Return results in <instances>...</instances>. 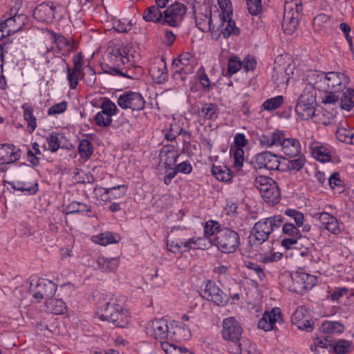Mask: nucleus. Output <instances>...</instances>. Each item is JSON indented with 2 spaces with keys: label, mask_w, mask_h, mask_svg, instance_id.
Here are the masks:
<instances>
[{
  "label": "nucleus",
  "mask_w": 354,
  "mask_h": 354,
  "mask_svg": "<svg viewBox=\"0 0 354 354\" xmlns=\"http://www.w3.org/2000/svg\"><path fill=\"white\" fill-rule=\"evenodd\" d=\"M21 6V1L17 0L15 5L10 10L9 17L2 21L5 26L7 35H12L22 30L28 22V17L24 14H18Z\"/></svg>",
  "instance_id": "nucleus-7"
},
{
  "label": "nucleus",
  "mask_w": 354,
  "mask_h": 354,
  "mask_svg": "<svg viewBox=\"0 0 354 354\" xmlns=\"http://www.w3.org/2000/svg\"><path fill=\"white\" fill-rule=\"evenodd\" d=\"M328 185L338 193L343 192V182L339 178L338 173L335 172L330 175L328 179Z\"/></svg>",
  "instance_id": "nucleus-53"
},
{
  "label": "nucleus",
  "mask_w": 354,
  "mask_h": 354,
  "mask_svg": "<svg viewBox=\"0 0 354 354\" xmlns=\"http://www.w3.org/2000/svg\"><path fill=\"white\" fill-rule=\"evenodd\" d=\"M220 224L215 221L209 220L204 226V234L205 237L216 235L221 230Z\"/></svg>",
  "instance_id": "nucleus-51"
},
{
  "label": "nucleus",
  "mask_w": 354,
  "mask_h": 354,
  "mask_svg": "<svg viewBox=\"0 0 354 354\" xmlns=\"http://www.w3.org/2000/svg\"><path fill=\"white\" fill-rule=\"evenodd\" d=\"M319 219L322 227L333 234H339L341 232V227L338 220L333 215L327 212L319 213Z\"/></svg>",
  "instance_id": "nucleus-23"
},
{
  "label": "nucleus",
  "mask_w": 354,
  "mask_h": 354,
  "mask_svg": "<svg viewBox=\"0 0 354 354\" xmlns=\"http://www.w3.org/2000/svg\"><path fill=\"white\" fill-rule=\"evenodd\" d=\"M212 244L223 253H234L240 245V236L236 231L225 227L214 236Z\"/></svg>",
  "instance_id": "nucleus-5"
},
{
  "label": "nucleus",
  "mask_w": 354,
  "mask_h": 354,
  "mask_svg": "<svg viewBox=\"0 0 354 354\" xmlns=\"http://www.w3.org/2000/svg\"><path fill=\"white\" fill-rule=\"evenodd\" d=\"M117 103L122 109L140 111L144 109L145 101L140 93L129 91L121 94L118 98Z\"/></svg>",
  "instance_id": "nucleus-11"
},
{
  "label": "nucleus",
  "mask_w": 354,
  "mask_h": 354,
  "mask_svg": "<svg viewBox=\"0 0 354 354\" xmlns=\"http://www.w3.org/2000/svg\"><path fill=\"white\" fill-rule=\"evenodd\" d=\"M283 219L281 215L277 214L255 223L249 236L250 245H261L266 241L270 234L282 225Z\"/></svg>",
  "instance_id": "nucleus-2"
},
{
  "label": "nucleus",
  "mask_w": 354,
  "mask_h": 354,
  "mask_svg": "<svg viewBox=\"0 0 354 354\" xmlns=\"http://www.w3.org/2000/svg\"><path fill=\"white\" fill-rule=\"evenodd\" d=\"M21 151L16 149L13 145H0V165H8L15 162L21 157Z\"/></svg>",
  "instance_id": "nucleus-19"
},
{
  "label": "nucleus",
  "mask_w": 354,
  "mask_h": 354,
  "mask_svg": "<svg viewBox=\"0 0 354 354\" xmlns=\"http://www.w3.org/2000/svg\"><path fill=\"white\" fill-rule=\"evenodd\" d=\"M306 164V158L304 156L300 155V153L293 158V159L288 160L287 164V169L290 171H294L297 172L300 171Z\"/></svg>",
  "instance_id": "nucleus-46"
},
{
  "label": "nucleus",
  "mask_w": 354,
  "mask_h": 354,
  "mask_svg": "<svg viewBox=\"0 0 354 354\" xmlns=\"http://www.w3.org/2000/svg\"><path fill=\"white\" fill-rule=\"evenodd\" d=\"M218 3L222 12L218 15L219 20L225 21L227 17H232V8L230 0H218Z\"/></svg>",
  "instance_id": "nucleus-47"
},
{
  "label": "nucleus",
  "mask_w": 354,
  "mask_h": 354,
  "mask_svg": "<svg viewBox=\"0 0 354 354\" xmlns=\"http://www.w3.org/2000/svg\"><path fill=\"white\" fill-rule=\"evenodd\" d=\"M344 330V326L337 322L326 321L322 323L320 331L327 335L330 334L341 333Z\"/></svg>",
  "instance_id": "nucleus-36"
},
{
  "label": "nucleus",
  "mask_w": 354,
  "mask_h": 354,
  "mask_svg": "<svg viewBox=\"0 0 354 354\" xmlns=\"http://www.w3.org/2000/svg\"><path fill=\"white\" fill-rule=\"evenodd\" d=\"M283 322L281 309L276 307L264 312L263 317L258 322V328L264 331H270L277 328V324L281 325Z\"/></svg>",
  "instance_id": "nucleus-12"
},
{
  "label": "nucleus",
  "mask_w": 354,
  "mask_h": 354,
  "mask_svg": "<svg viewBox=\"0 0 354 354\" xmlns=\"http://www.w3.org/2000/svg\"><path fill=\"white\" fill-rule=\"evenodd\" d=\"M169 328L167 321L164 319H155L148 324L147 333L159 341L168 339Z\"/></svg>",
  "instance_id": "nucleus-16"
},
{
  "label": "nucleus",
  "mask_w": 354,
  "mask_h": 354,
  "mask_svg": "<svg viewBox=\"0 0 354 354\" xmlns=\"http://www.w3.org/2000/svg\"><path fill=\"white\" fill-rule=\"evenodd\" d=\"M67 214H75L84 212H91L87 205L84 203L73 201L66 206Z\"/></svg>",
  "instance_id": "nucleus-54"
},
{
  "label": "nucleus",
  "mask_w": 354,
  "mask_h": 354,
  "mask_svg": "<svg viewBox=\"0 0 354 354\" xmlns=\"http://www.w3.org/2000/svg\"><path fill=\"white\" fill-rule=\"evenodd\" d=\"M299 15V14H297V13L289 14L288 12V14L283 15L282 27L284 29V32L286 34L291 35L296 30V28L299 24V22H298Z\"/></svg>",
  "instance_id": "nucleus-32"
},
{
  "label": "nucleus",
  "mask_w": 354,
  "mask_h": 354,
  "mask_svg": "<svg viewBox=\"0 0 354 354\" xmlns=\"http://www.w3.org/2000/svg\"><path fill=\"white\" fill-rule=\"evenodd\" d=\"M285 214L292 218L297 227L303 225L304 216L301 212L293 209H288L285 211Z\"/></svg>",
  "instance_id": "nucleus-59"
},
{
  "label": "nucleus",
  "mask_w": 354,
  "mask_h": 354,
  "mask_svg": "<svg viewBox=\"0 0 354 354\" xmlns=\"http://www.w3.org/2000/svg\"><path fill=\"white\" fill-rule=\"evenodd\" d=\"M82 79L88 86H93L95 82V73L94 70L87 66L85 72L82 73Z\"/></svg>",
  "instance_id": "nucleus-58"
},
{
  "label": "nucleus",
  "mask_w": 354,
  "mask_h": 354,
  "mask_svg": "<svg viewBox=\"0 0 354 354\" xmlns=\"http://www.w3.org/2000/svg\"><path fill=\"white\" fill-rule=\"evenodd\" d=\"M213 176L222 182H228L231 180L232 175L230 169L226 166L213 165L211 169Z\"/></svg>",
  "instance_id": "nucleus-35"
},
{
  "label": "nucleus",
  "mask_w": 354,
  "mask_h": 354,
  "mask_svg": "<svg viewBox=\"0 0 354 354\" xmlns=\"http://www.w3.org/2000/svg\"><path fill=\"white\" fill-rule=\"evenodd\" d=\"M260 193L263 201L271 205L279 202V189L274 181H272L271 185L261 187Z\"/></svg>",
  "instance_id": "nucleus-21"
},
{
  "label": "nucleus",
  "mask_w": 354,
  "mask_h": 354,
  "mask_svg": "<svg viewBox=\"0 0 354 354\" xmlns=\"http://www.w3.org/2000/svg\"><path fill=\"white\" fill-rule=\"evenodd\" d=\"M340 93H335L333 91H326L325 95L322 97V102L324 104H337L339 106Z\"/></svg>",
  "instance_id": "nucleus-56"
},
{
  "label": "nucleus",
  "mask_w": 354,
  "mask_h": 354,
  "mask_svg": "<svg viewBox=\"0 0 354 354\" xmlns=\"http://www.w3.org/2000/svg\"><path fill=\"white\" fill-rule=\"evenodd\" d=\"M292 324L299 329L310 332L313 328V323L309 320V312L304 306H299L291 316Z\"/></svg>",
  "instance_id": "nucleus-17"
},
{
  "label": "nucleus",
  "mask_w": 354,
  "mask_h": 354,
  "mask_svg": "<svg viewBox=\"0 0 354 354\" xmlns=\"http://www.w3.org/2000/svg\"><path fill=\"white\" fill-rule=\"evenodd\" d=\"M312 154L319 161L325 162L330 160V154L328 150L322 146L315 145L312 147Z\"/></svg>",
  "instance_id": "nucleus-44"
},
{
  "label": "nucleus",
  "mask_w": 354,
  "mask_h": 354,
  "mask_svg": "<svg viewBox=\"0 0 354 354\" xmlns=\"http://www.w3.org/2000/svg\"><path fill=\"white\" fill-rule=\"evenodd\" d=\"M187 11V8L185 4L176 1L167 7L163 11L162 25H167L173 28L180 27Z\"/></svg>",
  "instance_id": "nucleus-8"
},
{
  "label": "nucleus",
  "mask_w": 354,
  "mask_h": 354,
  "mask_svg": "<svg viewBox=\"0 0 354 354\" xmlns=\"http://www.w3.org/2000/svg\"><path fill=\"white\" fill-rule=\"evenodd\" d=\"M243 328L239 322L233 317L223 321L221 331L223 338L229 342L228 351L232 354H245V348L248 339L242 337Z\"/></svg>",
  "instance_id": "nucleus-1"
},
{
  "label": "nucleus",
  "mask_w": 354,
  "mask_h": 354,
  "mask_svg": "<svg viewBox=\"0 0 354 354\" xmlns=\"http://www.w3.org/2000/svg\"><path fill=\"white\" fill-rule=\"evenodd\" d=\"M221 24L217 27L214 32H216V37L220 36L221 34L224 38H228L231 35H239L240 30L236 26L235 21L231 19V17H227L225 21L219 20Z\"/></svg>",
  "instance_id": "nucleus-22"
},
{
  "label": "nucleus",
  "mask_w": 354,
  "mask_h": 354,
  "mask_svg": "<svg viewBox=\"0 0 354 354\" xmlns=\"http://www.w3.org/2000/svg\"><path fill=\"white\" fill-rule=\"evenodd\" d=\"M351 344L345 339H339L333 346V349L337 354H346L349 351Z\"/></svg>",
  "instance_id": "nucleus-64"
},
{
  "label": "nucleus",
  "mask_w": 354,
  "mask_h": 354,
  "mask_svg": "<svg viewBox=\"0 0 354 354\" xmlns=\"http://www.w3.org/2000/svg\"><path fill=\"white\" fill-rule=\"evenodd\" d=\"M350 82V78L340 72H321L316 76L315 87L324 91L342 92Z\"/></svg>",
  "instance_id": "nucleus-3"
},
{
  "label": "nucleus",
  "mask_w": 354,
  "mask_h": 354,
  "mask_svg": "<svg viewBox=\"0 0 354 354\" xmlns=\"http://www.w3.org/2000/svg\"><path fill=\"white\" fill-rule=\"evenodd\" d=\"M160 8L156 5L148 7L142 15L143 19L146 21H152L162 25V22H163V11H160Z\"/></svg>",
  "instance_id": "nucleus-28"
},
{
  "label": "nucleus",
  "mask_w": 354,
  "mask_h": 354,
  "mask_svg": "<svg viewBox=\"0 0 354 354\" xmlns=\"http://www.w3.org/2000/svg\"><path fill=\"white\" fill-rule=\"evenodd\" d=\"M285 134L283 131L276 129L270 132V147L272 146H281Z\"/></svg>",
  "instance_id": "nucleus-60"
},
{
  "label": "nucleus",
  "mask_w": 354,
  "mask_h": 354,
  "mask_svg": "<svg viewBox=\"0 0 354 354\" xmlns=\"http://www.w3.org/2000/svg\"><path fill=\"white\" fill-rule=\"evenodd\" d=\"M283 102V97L278 95L267 99L262 104L264 110L273 111L277 109Z\"/></svg>",
  "instance_id": "nucleus-48"
},
{
  "label": "nucleus",
  "mask_w": 354,
  "mask_h": 354,
  "mask_svg": "<svg viewBox=\"0 0 354 354\" xmlns=\"http://www.w3.org/2000/svg\"><path fill=\"white\" fill-rule=\"evenodd\" d=\"M100 319L112 323L117 327L123 328L129 322V313L119 304L107 302L100 308Z\"/></svg>",
  "instance_id": "nucleus-4"
},
{
  "label": "nucleus",
  "mask_w": 354,
  "mask_h": 354,
  "mask_svg": "<svg viewBox=\"0 0 354 354\" xmlns=\"http://www.w3.org/2000/svg\"><path fill=\"white\" fill-rule=\"evenodd\" d=\"M24 111V118L27 122V130L30 133H32L37 128L36 118L33 114V107L25 103L21 106Z\"/></svg>",
  "instance_id": "nucleus-31"
},
{
  "label": "nucleus",
  "mask_w": 354,
  "mask_h": 354,
  "mask_svg": "<svg viewBox=\"0 0 354 354\" xmlns=\"http://www.w3.org/2000/svg\"><path fill=\"white\" fill-rule=\"evenodd\" d=\"M94 120L95 124L101 127H109L112 122V118L105 114H102V111L98 112L95 115Z\"/></svg>",
  "instance_id": "nucleus-63"
},
{
  "label": "nucleus",
  "mask_w": 354,
  "mask_h": 354,
  "mask_svg": "<svg viewBox=\"0 0 354 354\" xmlns=\"http://www.w3.org/2000/svg\"><path fill=\"white\" fill-rule=\"evenodd\" d=\"M53 42L56 44L59 51L63 50L62 55L67 57L74 50V45L64 35L50 31Z\"/></svg>",
  "instance_id": "nucleus-25"
},
{
  "label": "nucleus",
  "mask_w": 354,
  "mask_h": 354,
  "mask_svg": "<svg viewBox=\"0 0 354 354\" xmlns=\"http://www.w3.org/2000/svg\"><path fill=\"white\" fill-rule=\"evenodd\" d=\"M315 276L302 272H294V292L302 295L316 284Z\"/></svg>",
  "instance_id": "nucleus-15"
},
{
  "label": "nucleus",
  "mask_w": 354,
  "mask_h": 354,
  "mask_svg": "<svg viewBox=\"0 0 354 354\" xmlns=\"http://www.w3.org/2000/svg\"><path fill=\"white\" fill-rule=\"evenodd\" d=\"M200 295L203 298L219 306H225L229 300L227 295L220 289L215 282L209 280L205 281L204 288H201Z\"/></svg>",
  "instance_id": "nucleus-9"
},
{
  "label": "nucleus",
  "mask_w": 354,
  "mask_h": 354,
  "mask_svg": "<svg viewBox=\"0 0 354 354\" xmlns=\"http://www.w3.org/2000/svg\"><path fill=\"white\" fill-rule=\"evenodd\" d=\"M104 191L103 194H102V196H104V201H111L112 200L111 196H109V194L113 193V191H120V193L118 195H114L113 198H120L121 197H123L125 196L127 191V187L125 185H119L117 186H114L109 188H102Z\"/></svg>",
  "instance_id": "nucleus-39"
},
{
  "label": "nucleus",
  "mask_w": 354,
  "mask_h": 354,
  "mask_svg": "<svg viewBox=\"0 0 354 354\" xmlns=\"http://www.w3.org/2000/svg\"><path fill=\"white\" fill-rule=\"evenodd\" d=\"M243 66L240 58L236 55L231 56L227 62V68L225 76L230 77L237 73Z\"/></svg>",
  "instance_id": "nucleus-40"
},
{
  "label": "nucleus",
  "mask_w": 354,
  "mask_h": 354,
  "mask_svg": "<svg viewBox=\"0 0 354 354\" xmlns=\"http://www.w3.org/2000/svg\"><path fill=\"white\" fill-rule=\"evenodd\" d=\"M252 163L256 169H266L267 170L279 169L280 165L278 156L267 151L255 155Z\"/></svg>",
  "instance_id": "nucleus-13"
},
{
  "label": "nucleus",
  "mask_w": 354,
  "mask_h": 354,
  "mask_svg": "<svg viewBox=\"0 0 354 354\" xmlns=\"http://www.w3.org/2000/svg\"><path fill=\"white\" fill-rule=\"evenodd\" d=\"M67 80L70 84L71 89H75L78 85V76L82 75V73L72 70L69 65H67Z\"/></svg>",
  "instance_id": "nucleus-57"
},
{
  "label": "nucleus",
  "mask_w": 354,
  "mask_h": 354,
  "mask_svg": "<svg viewBox=\"0 0 354 354\" xmlns=\"http://www.w3.org/2000/svg\"><path fill=\"white\" fill-rule=\"evenodd\" d=\"M9 184L15 190L27 192L30 194H35L38 189L37 182L30 183L26 181L15 180Z\"/></svg>",
  "instance_id": "nucleus-34"
},
{
  "label": "nucleus",
  "mask_w": 354,
  "mask_h": 354,
  "mask_svg": "<svg viewBox=\"0 0 354 354\" xmlns=\"http://www.w3.org/2000/svg\"><path fill=\"white\" fill-rule=\"evenodd\" d=\"M279 283L283 288L294 292V272H284L279 277Z\"/></svg>",
  "instance_id": "nucleus-49"
},
{
  "label": "nucleus",
  "mask_w": 354,
  "mask_h": 354,
  "mask_svg": "<svg viewBox=\"0 0 354 354\" xmlns=\"http://www.w3.org/2000/svg\"><path fill=\"white\" fill-rule=\"evenodd\" d=\"M316 104L315 93L305 89L297 100L295 112L301 120H308L315 116Z\"/></svg>",
  "instance_id": "nucleus-6"
},
{
  "label": "nucleus",
  "mask_w": 354,
  "mask_h": 354,
  "mask_svg": "<svg viewBox=\"0 0 354 354\" xmlns=\"http://www.w3.org/2000/svg\"><path fill=\"white\" fill-rule=\"evenodd\" d=\"M201 113L205 119L214 120L218 117L217 106L212 103H205L201 109Z\"/></svg>",
  "instance_id": "nucleus-50"
},
{
  "label": "nucleus",
  "mask_w": 354,
  "mask_h": 354,
  "mask_svg": "<svg viewBox=\"0 0 354 354\" xmlns=\"http://www.w3.org/2000/svg\"><path fill=\"white\" fill-rule=\"evenodd\" d=\"M149 73L153 79L158 84L165 82L167 79V66L164 59H162L161 62L158 65L152 66Z\"/></svg>",
  "instance_id": "nucleus-29"
},
{
  "label": "nucleus",
  "mask_w": 354,
  "mask_h": 354,
  "mask_svg": "<svg viewBox=\"0 0 354 354\" xmlns=\"http://www.w3.org/2000/svg\"><path fill=\"white\" fill-rule=\"evenodd\" d=\"M102 113L111 118L113 115H116L119 110L114 102L109 98L105 99L100 105Z\"/></svg>",
  "instance_id": "nucleus-45"
},
{
  "label": "nucleus",
  "mask_w": 354,
  "mask_h": 354,
  "mask_svg": "<svg viewBox=\"0 0 354 354\" xmlns=\"http://www.w3.org/2000/svg\"><path fill=\"white\" fill-rule=\"evenodd\" d=\"M46 305L51 312L55 315L64 314L66 311V306L62 299H50Z\"/></svg>",
  "instance_id": "nucleus-41"
},
{
  "label": "nucleus",
  "mask_w": 354,
  "mask_h": 354,
  "mask_svg": "<svg viewBox=\"0 0 354 354\" xmlns=\"http://www.w3.org/2000/svg\"><path fill=\"white\" fill-rule=\"evenodd\" d=\"M248 10L252 15H257L260 13L262 6L261 0H246Z\"/></svg>",
  "instance_id": "nucleus-62"
},
{
  "label": "nucleus",
  "mask_w": 354,
  "mask_h": 354,
  "mask_svg": "<svg viewBox=\"0 0 354 354\" xmlns=\"http://www.w3.org/2000/svg\"><path fill=\"white\" fill-rule=\"evenodd\" d=\"M57 290V285L48 279H38L37 283L33 285L30 283V291L32 293L34 298L40 301L42 299H50Z\"/></svg>",
  "instance_id": "nucleus-10"
},
{
  "label": "nucleus",
  "mask_w": 354,
  "mask_h": 354,
  "mask_svg": "<svg viewBox=\"0 0 354 354\" xmlns=\"http://www.w3.org/2000/svg\"><path fill=\"white\" fill-rule=\"evenodd\" d=\"M78 151L81 158L88 159L93 153V145L88 139H83L80 142Z\"/></svg>",
  "instance_id": "nucleus-42"
},
{
  "label": "nucleus",
  "mask_w": 354,
  "mask_h": 354,
  "mask_svg": "<svg viewBox=\"0 0 354 354\" xmlns=\"http://www.w3.org/2000/svg\"><path fill=\"white\" fill-rule=\"evenodd\" d=\"M56 8L54 2H44L35 8L32 16L37 21L52 23L57 19Z\"/></svg>",
  "instance_id": "nucleus-14"
},
{
  "label": "nucleus",
  "mask_w": 354,
  "mask_h": 354,
  "mask_svg": "<svg viewBox=\"0 0 354 354\" xmlns=\"http://www.w3.org/2000/svg\"><path fill=\"white\" fill-rule=\"evenodd\" d=\"M282 233L289 236L295 238H301L300 231L298 230V227L294 225L291 223H285L282 224Z\"/></svg>",
  "instance_id": "nucleus-55"
},
{
  "label": "nucleus",
  "mask_w": 354,
  "mask_h": 354,
  "mask_svg": "<svg viewBox=\"0 0 354 354\" xmlns=\"http://www.w3.org/2000/svg\"><path fill=\"white\" fill-rule=\"evenodd\" d=\"M191 337V332L184 324L174 322L170 324L168 340L180 342Z\"/></svg>",
  "instance_id": "nucleus-18"
},
{
  "label": "nucleus",
  "mask_w": 354,
  "mask_h": 354,
  "mask_svg": "<svg viewBox=\"0 0 354 354\" xmlns=\"http://www.w3.org/2000/svg\"><path fill=\"white\" fill-rule=\"evenodd\" d=\"M123 74L122 77L131 80H138L141 76L142 69L140 66L129 62L123 66Z\"/></svg>",
  "instance_id": "nucleus-38"
},
{
  "label": "nucleus",
  "mask_w": 354,
  "mask_h": 354,
  "mask_svg": "<svg viewBox=\"0 0 354 354\" xmlns=\"http://www.w3.org/2000/svg\"><path fill=\"white\" fill-rule=\"evenodd\" d=\"M196 26L203 32L211 31L214 32L216 26L212 24V19L211 13L207 14H198L195 17Z\"/></svg>",
  "instance_id": "nucleus-27"
},
{
  "label": "nucleus",
  "mask_w": 354,
  "mask_h": 354,
  "mask_svg": "<svg viewBox=\"0 0 354 354\" xmlns=\"http://www.w3.org/2000/svg\"><path fill=\"white\" fill-rule=\"evenodd\" d=\"M94 241L102 245H106L111 243H118V236L110 232L101 233L99 236L94 237Z\"/></svg>",
  "instance_id": "nucleus-43"
},
{
  "label": "nucleus",
  "mask_w": 354,
  "mask_h": 354,
  "mask_svg": "<svg viewBox=\"0 0 354 354\" xmlns=\"http://www.w3.org/2000/svg\"><path fill=\"white\" fill-rule=\"evenodd\" d=\"M335 136L339 141L354 145V133L352 130L339 127L335 131Z\"/></svg>",
  "instance_id": "nucleus-37"
},
{
  "label": "nucleus",
  "mask_w": 354,
  "mask_h": 354,
  "mask_svg": "<svg viewBox=\"0 0 354 354\" xmlns=\"http://www.w3.org/2000/svg\"><path fill=\"white\" fill-rule=\"evenodd\" d=\"M191 55L188 53L180 55L178 58L175 59L172 62V68L175 70V73L180 75L181 80H185L187 72L185 71V66L189 63Z\"/></svg>",
  "instance_id": "nucleus-26"
},
{
  "label": "nucleus",
  "mask_w": 354,
  "mask_h": 354,
  "mask_svg": "<svg viewBox=\"0 0 354 354\" xmlns=\"http://www.w3.org/2000/svg\"><path fill=\"white\" fill-rule=\"evenodd\" d=\"M119 264L120 259L118 257L109 259L100 257L97 259V268L104 272L114 271Z\"/></svg>",
  "instance_id": "nucleus-30"
},
{
  "label": "nucleus",
  "mask_w": 354,
  "mask_h": 354,
  "mask_svg": "<svg viewBox=\"0 0 354 354\" xmlns=\"http://www.w3.org/2000/svg\"><path fill=\"white\" fill-rule=\"evenodd\" d=\"M59 136L58 133L53 132L50 136L46 138L48 149L51 152H56L60 147Z\"/></svg>",
  "instance_id": "nucleus-61"
},
{
  "label": "nucleus",
  "mask_w": 354,
  "mask_h": 354,
  "mask_svg": "<svg viewBox=\"0 0 354 354\" xmlns=\"http://www.w3.org/2000/svg\"><path fill=\"white\" fill-rule=\"evenodd\" d=\"M283 153L289 158L297 156L301 151V145L299 141L293 138H283L281 145Z\"/></svg>",
  "instance_id": "nucleus-24"
},
{
  "label": "nucleus",
  "mask_w": 354,
  "mask_h": 354,
  "mask_svg": "<svg viewBox=\"0 0 354 354\" xmlns=\"http://www.w3.org/2000/svg\"><path fill=\"white\" fill-rule=\"evenodd\" d=\"M302 11V5L299 1L286 0L284 4V14H300Z\"/></svg>",
  "instance_id": "nucleus-52"
},
{
  "label": "nucleus",
  "mask_w": 354,
  "mask_h": 354,
  "mask_svg": "<svg viewBox=\"0 0 354 354\" xmlns=\"http://www.w3.org/2000/svg\"><path fill=\"white\" fill-rule=\"evenodd\" d=\"M354 89L348 88L345 92H340L339 107L346 111H350L354 106Z\"/></svg>",
  "instance_id": "nucleus-33"
},
{
  "label": "nucleus",
  "mask_w": 354,
  "mask_h": 354,
  "mask_svg": "<svg viewBox=\"0 0 354 354\" xmlns=\"http://www.w3.org/2000/svg\"><path fill=\"white\" fill-rule=\"evenodd\" d=\"M179 155L174 145H165L160 150L159 157L163 162L167 170L173 169L176 165Z\"/></svg>",
  "instance_id": "nucleus-20"
}]
</instances>
